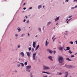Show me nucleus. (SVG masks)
<instances>
[{
	"mask_svg": "<svg viewBox=\"0 0 77 77\" xmlns=\"http://www.w3.org/2000/svg\"><path fill=\"white\" fill-rule=\"evenodd\" d=\"M74 2H77V0H74Z\"/></svg>",
	"mask_w": 77,
	"mask_h": 77,
	"instance_id": "nucleus-52",
	"label": "nucleus"
},
{
	"mask_svg": "<svg viewBox=\"0 0 77 77\" xmlns=\"http://www.w3.org/2000/svg\"><path fill=\"white\" fill-rule=\"evenodd\" d=\"M25 17L27 19V16H25Z\"/></svg>",
	"mask_w": 77,
	"mask_h": 77,
	"instance_id": "nucleus-51",
	"label": "nucleus"
},
{
	"mask_svg": "<svg viewBox=\"0 0 77 77\" xmlns=\"http://www.w3.org/2000/svg\"><path fill=\"white\" fill-rule=\"evenodd\" d=\"M38 30H40V31H41V28H38Z\"/></svg>",
	"mask_w": 77,
	"mask_h": 77,
	"instance_id": "nucleus-29",
	"label": "nucleus"
},
{
	"mask_svg": "<svg viewBox=\"0 0 77 77\" xmlns=\"http://www.w3.org/2000/svg\"><path fill=\"white\" fill-rule=\"evenodd\" d=\"M48 77V76L47 75H46V76H44L43 77Z\"/></svg>",
	"mask_w": 77,
	"mask_h": 77,
	"instance_id": "nucleus-49",
	"label": "nucleus"
},
{
	"mask_svg": "<svg viewBox=\"0 0 77 77\" xmlns=\"http://www.w3.org/2000/svg\"><path fill=\"white\" fill-rule=\"evenodd\" d=\"M64 60V59L63 57H62L60 56L59 58L58 59V61L59 62V63H62L63 61Z\"/></svg>",
	"mask_w": 77,
	"mask_h": 77,
	"instance_id": "nucleus-1",
	"label": "nucleus"
},
{
	"mask_svg": "<svg viewBox=\"0 0 77 77\" xmlns=\"http://www.w3.org/2000/svg\"><path fill=\"white\" fill-rule=\"evenodd\" d=\"M61 48L62 49H63V48H64V47H61Z\"/></svg>",
	"mask_w": 77,
	"mask_h": 77,
	"instance_id": "nucleus-53",
	"label": "nucleus"
},
{
	"mask_svg": "<svg viewBox=\"0 0 77 77\" xmlns=\"http://www.w3.org/2000/svg\"><path fill=\"white\" fill-rule=\"evenodd\" d=\"M39 45H38L36 47V48H35V50H38V48H39Z\"/></svg>",
	"mask_w": 77,
	"mask_h": 77,
	"instance_id": "nucleus-19",
	"label": "nucleus"
},
{
	"mask_svg": "<svg viewBox=\"0 0 77 77\" xmlns=\"http://www.w3.org/2000/svg\"><path fill=\"white\" fill-rule=\"evenodd\" d=\"M65 74L66 75H67L68 76V72H65Z\"/></svg>",
	"mask_w": 77,
	"mask_h": 77,
	"instance_id": "nucleus-20",
	"label": "nucleus"
},
{
	"mask_svg": "<svg viewBox=\"0 0 77 77\" xmlns=\"http://www.w3.org/2000/svg\"><path fill=\"white\" fill-rule=\"evenodd\" d=\"M23 9L24 10H26V8H23Z\"/></svg>",
	"mask_w": 77,
	"mask_h": 77,
	"instance_id": "nucleus-42",
	"label": "nucleus"
},
{
	"mask_svg": "<svg viewBox=\"0 0 77 77\" xmlns=\"http://www.w3.org/2000/svg\"><path fill=\"white\" fill-rule=\"evenodd\" d=\"M68 21H68H68H67L66 23H68Z\"/></svg>",
	"mask_w": 77,
	"mask_h": 77,
	"instance_id": "nucleus-62",
	"label": "nucleus"
},
{
	"mask_svg": "<svg viewBox=\"0 0 77 77\" xmlns=\"http://www.w3.org/2000/svg\"><path fill=\"white\" fill-rule=\"evenodd\" d=\"M55 36V35H54V36H53L52 39H53V38H54V37Z\"/></svg>",
	"mask_w": 77,
	"mask_h": 77,
	"instance_id": "nucleus-41",
	"label": "nucleus"
},
{
	"mask_svg": "<svg viewBox=\"0 0 77 77\" xmlns=\"http://www.w3.org/2000/svg\"><path fill=\"white\" fill-rule=\"evenodd\" d=\"M45 28V27L44 26L43 27V30H44Z\"/></svg>",
	"mask_w": 77,
	"mask_h": 77,
	"instance_id": "nucleus-40",
	"label": "nucleus"
},
{
	"mask_svg": "<svg viewBox=\"0 0 77 77\" xmlns=\"http://www.w3.org/2000/svg\"><path fill=\"white\" fill-rule=\"evenodd\" d=\"M66 50L68 51V50H70V49H71V48H70V47H67L66 48Z\"/></svg>",
	"mask_w": 77,
	"mask_h": 77,
	"instance_id": "nucleus-13",
	"label": "nucleus"
},
{
	"mask_svg": "<svg viewBox=\"0 0 77 77\" xmlns=\"http://www.w3.org/2000/svg\"><path fill=\"white\" fill-rule=\"evenodd\" d=\"M17 30H18L19 32H21V29L20 27L17 28Z\"/></svg>",
	"mask_w": 77,
	"mask_h": 77,
	"instance_id": "nucleus-12",
	"label": "nucleus"
},
{
	"mask_svg": "<svg viewBox=\"0 0 77 77\" xmlns=\"http://www.w3.org/2000/svg\"><path fill=\"white\" fill-rule=\"evenodd\" d=\"M56 53V52L55 51H54V54H55V53Z\"/></svg>",
	"mask_w": 77,
	"mask_h": 77,
	"instance_id": "nucleus-32",
	"label": "nucleus"
},
{
	"mask_svg": "<svg viewBox=\"0 0 77 77\" xmlns=\"http://www.w3.org/2000/svg\"><path fill=\"white\" fill-rule=\"evenodd\" d=\"M28 36H30V34H29V33H28Z\"/></svg>",
	"mask_w": 77,
	"mask_h": 77,
	"instance_id": "nucleus-57",
	"label": "nucleus"
},
{
	"mask_svg": "<svg viewBox=\"0 0 77 77\" xmlns=\"http://www.w3.org/2000/svg\"><path fill=\"white\" fill-rule=\"evenodd\" d=\"M43 69L44 70H48V69H50V68L48 66H43Z\"/></svg>",
	"mask_w": 77,
	"mask_h": 77,
	"instance_id": "nucleus-3",
	"label": "nucleus"
},
{
	"mask_svg": "<svg viewBox=\"0 0 77 77\" xmlns=\"http://www.w3.org/2000/svg\"><path fill=\"white\" fill-rule=\"evenodd\" d=\"M71 17H72V16H69V18H71Z\"/></svg>",
	"mask_w": 77,
	"mask_h": 77,
	"instance_id": "nucleus-43",
	"label": "nucleus"
},
{
	"mask_svg": "<svg viewBox=\"0 0 77 77\" xmlns=\"http://www.w3.org/2000/svg\"><path fill=\"white\" fill-rule=\"evenodd\" d=\"M34 48H32V52H33V51H34Z\"/></svg>",
	"mask_w": 77,
	"mask_h": 77,
	"instance_id": "nucleus-26",
	"label": "nucleus"
},
{
	"mask_svg": "<svg viewBox=\"0 0 77 77\" xmlns=\"http://www.w3.org/2000/svg\"><path fill=\"white\" fill-rule=\"evenodd\" d=\"M75 42L76 44H77V40L75 41Z\"/></svg>",
	"mask_w": 77,
	"mask_h": 77,
	"instance_id": "nucleus-47",
	"label": "nucleus"
},
{
	"mask_svg": "<svg viewBox=\"0 0 77 77\" xmlns=\"http://www.w3.org/2000/svg\"><path fill=\"white\" fill-rule=\"evenodd\" d=\"M20 64H21V66H24V63H20Z\"/></svg>",
	"mask_w": 77,
	"mask_h": 77,
	"instance_id": "nucleus-23",
	"label": "nucleus"
},
{
	"mask_svg": "<svg viewBox=\"0 0 77 77\" xmlns=\"http://www.w3.org/2000/svg\"><path fill=\"white\" fill-rule=\"evenodd\" d=\"M66 67L68 68H69V69H70L71 65H67L66 66Z\"/></svg>",
	"mask_w": 77,
	"mask_h": 77,
	"instance_id": "nucleus-14",
	"label": "nucleus"
},
{
	"mask_svg": "<svg viewBox=\"0 0 77 77\" xmlns=\"http://www.w3.org/2000/svg\"><path fill=\"white\" fill-rule=\"evenodd\" d=\"M71 57H75L74 55H72L71 56Z\"/></svg>",
	"mask_w": 77,
	"mask_h": 77,
	"instance_id": "nucleus-35",
	"label": "nucleus"
},
{
	"mask_svg": "<svg viewBox=\"0 0 77 77\" xmlns=\"http://www.w3.org/2000/svg\"><path fill=\"white\" fill-rule=\"evenodd\" d=\"M66 2H68V0H66Z\"/></svg>",
	"mask_w": 77,
	"mask_h": 77,
	"instance_id": "nucleus-60",
	"label": "nucleus"
},
{
	"mask_svg": "<svg viewBox=\"0 0 77 77\" xmlns=\"http://www.w3.org/2000/svg\"><path fill=\"white\" fill-rule=\"evenodd\" d=\"M47 40H48V39H47L45 42L46 47H47V45H48L49 44V42H47Z\"/></svg>",
	"mask_w": 77,
	"mask_h": 77,
	"instance_id": "nucleus-6",
	"label": "nucleus"
},
{
	"mask_svg": "<svg viewBox=\"0 0 77 77\" xmlns=\"http://www.w3.org/2000/svg\"><path fill=\"white\" fill-rule=\"evenodd\" d=\"M64 77H68V76L67 75H65Z\"/></svg>",
	"mask_w": 77,
	"mask_h": 77,
	"instance_id": "nucleus-54",
	"label": "nucleus"
},
{
	"mask_svg": "<svg viewBox=\"0 0 77 77\" xmlns=\"http://www.w3.org/2000/svg\"><path fill=\"white\" fill-rule=\"evenodd\" d=\"M36 53L35 52L33 54L32 56V59L33 60H36Z\"/></svg>",
	"mask_w": 77,
	"mask_h": 77,
	"instance_id": "nucleus-2",
	"label": "nucleus"
},
{
	"mask_svg": "<svg viewBox=\"0 0 77 77\" xmlns=\"http://www.w3.org/2000/svg\"><path fill=\"white\" fill-rule=\"evenodd\" d=\"M59 20V17H58L57 18H56L55 19V21H57V20Z\"/></svg>",
	"mask_w": 77,
	"mask_h": 77,
	"instance_id": "nucleus-10",
	"label": "nucleus"
},
{
	"mask_svg": "<svg viewBox=\"0 0 77 77\" xmlns=\"http://www.w3.org/2000/svg\"><path fill=\"white\" fill-rule=\"evenodd\" d=\"M26 71H27L28 72H30V70H29V69H26Z\"/></svg>",
	"mask_w": 77,
	"mask_h": 77,
	"instance_id": "nucleus-17",
	"label": "nucleus"
},
{
	"mask_svg": "<svg viewBox=\"0 0 77 77\" xmlns=\"http://www.w3.org/2000/svg\"><path fill=\"white\" fill-rule=\"evenodd\" d=\"M68 19H67L66 20V21H68Z\"/></svg>",
	"mask_w": 77,
	"mask_h": 77,
	"instance_id": "nucleus-63",
	"label": "nucleus"
},
{
	"mask_svg": "<svg viewBox=\"0 0 77 77\" xmlns=\"http://www.w3.org/2000/svg\"><path fill=\"white\" fill-rule=\"evenodd\" d=\"M50 24H51V22L49 21V22H48V23L47 24V26H49V25H50Z\"/></svg>",
	"mask_w": 77,
	"mask_h": 77,
	"instance_id": "nucleus-15",
	"label": "nucleus"
},
{
	"mask_svg": "<svg viewBox=\"0 0 77 77\" xmlns=\"http://www.w3.org/2000/svg\"><path fill=\"white\" fill-rule=\"evenodd\" d=\"M24 35H25V34H22L21 35V37H23V36H24Z\"/></svg>",
	"mask_w": 77,
	"mask_h": 77,
	"instance_id": "nucleus-25",
	"label": "nucleus"
},
{
	"mask_svg": "<svg viewBox=\"0 0 77 77\" xmlns=\"http://www.w3.org/2000/svg\"><path fill=\"white\" fill-rule=\"evenodd\" d=\"M41 8V5H39L38 7V9H40Z\"/></svg>",
	"mask_w": 77,
	"mask_h": 77,
	"instance_id": "nucleus-24",
	"label": "nucleus"
},
{
	"mask_svg": "<svg viewBox=\"0 0 77 77\" xmlns=\"http://www.w3.org/2000/svg\"><path fill=\"white\" fill-rule=\"evenodd\" d=\"M47 51H48V52H49L50 54H52V53L53 52V51L50 49H47Z\"/></svg>",
	"mask_w": 77,
	"mask_h": 77,
	"instance_id": "nucleus-4",
	"label": "nucleus"
},
{
	"mask_svg": "<svg viewBox=\"0 0 77 77\" xmlns=\"http://www.w3.org/2000/svg\"><path fill=\"white\" fill-rule=\"evenodd\" d=\"M74 8V7H73V8H71V9H74V8Z\"/></svg>",
	"mask_w": 77,
	"mask_h": 77,
	"instance_id": "nucleus-50",
	"label": "nucleus"
},
{
	"mask_svg": "<svg viewBox=\"0 0 77 77\" xmlns=\"http://www.w3.org/2000/svg\"><path fill=\"white\" fill-rule=\"evenodd\" d=\"M27 62H26L25 63H24L25 65H27Z\"/></svg>",
	"mask_w": 77,
	"mask_h": 77,
	"instance_id": "nucleus-27",
	"label": "nucleus"
},
{
	"mask_svg": "<svg viewBox=\"0 0 77 77\" xmlns=\"http://www.w3.org/2000/svg\"><path fill=\"white\" fill-rule=\"evenodd\" d=\"M52 57L51 56H49L48 57V59H50L51 60H53V59H52Z\"/></svg>",
	"mask_w": 77,
	"mask_h": 77,
	"instance_id": "nucleus-11",
	"label": "nucleus"
},
{
	"mask_svg": "<svg viewBox=\"0 0 77 77\" xmlns=\"http://www.w3.org/2000/svg\"><path fill=\"white\" fill-rule=\"evenodd\" d=\"M65 32H66V33H68V31H66Z\"/></svg>",
	"mask_w": 77,
	"mask_h": 77,
	"instance_id": "nucleus-58",
	"label": "nucleus"
},
{
	"mask_svg": "<svg viewBox=\"0 0 77 77\" xmlns=\"http://www.w3.org/2000/svg\"><path fill=\"white\" fill-rule=\"evenodd\" d=\"M55 39H56V38H54L53 40V42H54V41L55 40Z\"/></svg>",
	"mask_w": 77,
	"mask_h": 77,
	"instance_id": "nucleus-37",
	"label": "nucleus"
},
{
	"mask_svg": "<svg viewBox=\"0 0 77 77\" xmlns=\"http://www.w3.org/2000/svg\"><path fill=\"white\" fill-rule=\"evenodd\" d=\"M23 21L24 22H26V19H24V20H23Z\"/></svg>",
	"mask_w": 77,
	"mask_h": 77,
	"instance_id": "nucleus-48",
	"label": "nucleus"
},
{
	"mask_svg": "<svg viewBox=\"0 0 77 77\" xmlns=\"http://www.w3.org/2000/svg\"><path fill=\"white\" fill-rule=\"evenodd\" d=\"M17 72V70H15L14 71V72Z\"/></svg>",
	"mask_w": 77,
	"mask_h": 77,
	"instance_id": "nucleus-45",
	"label": "nucleus"
},
{
	"mask_svg": "<svg viewBox=\"0 0 77 77\" xmlns=\"http://www.w3.org/2000/svg\"><path fill=\"white\" fill-rule=\"evenodd\" d=\"M20 54L22 55V57H24V53L23 52H22L20 53Z\"/></svg>",
	"mask_w": 77,
	"mask_h": 77,
	"instance_id": "nucleus-9",
	"label": "nucleus"
},
{
	"mask_svg": "<svg viewBox=\"0 0 77 77\" xmlns=\"http://www.w3.org/2000/svg\"><path fill=\"white\" fill-rule=\"evenodd\" d=\"M17 66H20V64H19L17 65Z\"/></svg>",
	"mask_w": 77,
	"mask_h": 77,
	"instance_id": "nucleus-46",
	"label": "nucleus"
},
{
	"mask_svg": "<svg viewBox=\"0 0 77 77\" xmlns=\"http://www.w3.org/2000/svg\"><path fill=\"white\" fill-rule=\"evenodd\" d=\"M31 65L28 66H26V69H30L31 68Z\"/></svg>",
	"mask_w": 77,
	"mask_h": 77,
	"instance_id": "nucleus-5",
	"label": "nucleus"
},
{
	"mask_svg": "<svg viewBox=\"0 0 77 77\" xmlns=\"http://www.w3.org/2000/svg\"><path fill=\"white\" fill-rule=\"evenodd\" d=\"M46 74H50V73H49V72H46Z\"/></svg>",
	"mask_w": 77,
	"mask_h": 77,
	"instance_id": "nucleus-30",
	"label": "nucleus"
},
{
	"mask_svg": "<svg viewBox=\"0 0 77 77\" xmlns=\"http://www.w3.org/2000/svg\"><path fill=\"white\" fill-rule=\"evenodd\" d=\"M28 50H29V51H30L31 50V47H30L28 48Z\"/></svg>",
	"mask_w": 77,
	"mask_h": 77,
	"instance_id": "nucleus-33",
	"label": "nucleus"
},
{
	"mask_svg": "<svg viewBox=\"0 0 77 77\" xmlns=\"http://www.w3.org/2000/svg\"><path fill=\"white\" fill-rule=\"evenodd\" d=\"M70 44H73V42H70Z\"/></svg>",
	"mask_w": 77,
	"mask_h": 77,
	"instance_id": "nucleus-28",
	"label": "nucleus"
},
{
	"mask_svg": "<svg viewBox=\"0 0 77 77\" xmlns=\"http://www.w3.org/2000/svg\"><path fill=\"white\" fill-rule=\"evenodd\" d=\"M69 53H70V54H72V52H71V51L69 50L68 51Z\"/></svg>",
	"mask_w": 77,
	"mask_h": 77,
	"instance_id": "nucleus-21",
	"label": "nucleus"
},
{
	"mask_svg": "<svg viewBox=\"0 0 77 77\" xmlns=\"http://www.w3.org/2000/svg\"><path fill=\"white\" fill-rule=\"evenodd\" d=\"M26 23H27L28 24H29V21L27 20L26 22Z\"/></svg>",
	"mask_w": 77,
	"mask_h": 77,
	"instance_id": "nucleus-34",
	"label": "nucleus"
},
{
	"mask_svg": "<svg viewBox=\"0 0 77 77\" xmlns=\"http://www.w3.org/2000/svg\"><path fill=\"white\" fill-rule=\"evenodd\" d=\"M15 36L16 37L18 36V34H15Z\"/></svg>",
	"mask_w": 77,
	"mask_h": 77,
	"instance_id": "nucleus-44",
	"label": "nucleus"
},
{
	"mask_svg": "<svg viewBox=\"0 0 77 77\" xmlns=\"http://www.w3.org/2000/svg\"><path fill=\"white\" fill-rule=\"evenodd\" d=\"M36 44V43L34 42L33 43L32 46L34 48H35V45Z\"/></svg>",
	"mask_w": 77,
	"mask_h": 77,
	"instance_id": "nucleus-8",
	"label": "nucleus"
},
{
	"mask_svg": "<svg viewBox=\"0 0 77 77\" xmlns=\"http://www.w3.org/2000/svg\"><path fill=\"white\" fill-rule=\"evenodd\" d=\"M42 73H45V74H46V72H44V71H43L42 72Z\"/></svg>",
	"mask_w": 77,
	"mask_h": 77,
	"instance_id": "nucleus-36",
	"label": "nucleus"
},
{
	"mask_svg": "<svg viewBox=\"0 0 77 77\" xmlns=\"http://www.w3.org/2000/svg\"><path fill=\"white\" fill-rule=\"evenodd\" d=\"M74 68H75V66H74L70 65V69Z\"/></svg>",
	"mask_w": 77,
	"mask_h": 77,
	"instance_id": "nucleus-16",
	"label": "nucleus"
},
{
	"mask_svg": "<svg viewBox=\"0 0 77 77\" xmlns=\"http://www.w3.org/2000/svg\"><path fill=\"white\" fill-rule=\"evenodd\" d=\"M32 9V7H31L29 8V9Z\"/></svg>",
	"mask_w": 77,
	"mask_h": 77,
	"instance_id": "nucleus-31",
	"label": "nucleus"
},
{
	"mask_svg": "<svg viewBox=\"0 0 77 77\" xmlns=\"http://www.w3.org/2000/svg\"><path fill=\"white\" fill-rule=\"evenodd\" d=\"M17 46H18L17 48H20V46L19 45H17Z\"/></svg>",
	"mask_w": 77,
	"mask_h": 77,
	"instance_id": "nucleus-38",
	"label": "nucleus"
},
{
	"mask_svg": "<svg viewBox=\"0 0 77 77\" xmlns=\"http://www.w3.org/2000/svg\"><path fill=\"white\" fill-rule=\"evenodd\" d=\"M66 60H69V61H71V60L70 59L68 58H66Z\"/></svg>",
	"mask_w": 77,
	"mask_h": 77,
	"instance_id": "nucleus-18",
	"label": "nucleus"
},
{
	"mask_svg": "<svg viewBox=\"0 0 77 77\" xmlns=\"http://www.w3.org/2000/svg\"><path fill=\"white\" fill-rule=\"evenodd\" d=\"M64 50H65V51H67V50H66V49H65V48H64Z\"/></svg>",
	"mask_w": 77,
	"mask_h": 77,
	"instance_id": "nucleus-56",
	"label": "nucleus"
},
{
	"mask_svg": "<svg viewBox=\"0 0 77 77\" xmlns=\"http://www.w3.org/2000/svg\"><path fill=\"white\" fill-rule=\"evenodd\" d=\"M75 55H77V53H75Z\"/></svg>",
	"mask_w": 77,
	"mask_h": 77,
	"instance_id": "nucleus-64",
	"label": "nucleus"
},
{
	"mask_svg": "<svg viewBox=\"0 0 77 77\" xmlns=\"http://www.w3.org/2000/svg\"><path fill=\"white\" fill-rule=\"evenodd\" d=\"M26 5V3H24L23 4V6H24V5Z\"/></svg>",
	"mask_w": 77,
	"mask_h": 77,
	"instance_id": "nucleus-61",
	"label": "nucleus"
},
{
	"mask_svg": "<svg viewBox=\"0 0 77 77\" xmlns=\"http://www.w3.org/2000/svg\"><path fill=\"white\" fill-rule=\"evenodd\" d=\"M38 36L37 35H36V36H35V38H37V37Z\"/></svg>",
	"mask_w": 77,
	"mask_h": 77,
	"instance_id": "nucleus-59",
	"label": "nucleus"
},
{
	"mask_svg": "<svg viewBox=\"0 0 77 77\" xmlns=\"http://www.w3.org/2000/svg\"><path fill=\"white\" fill-rule=\"evenodd\" d=\"M59 50H60L61 51H63V49L62 48V47H60Z\"/></svg>",
	"mask_w": 77,
	"mask_h": 77,
	"instance_id": "nucleus-22",
	"label": "nucleus"
},
{
	"mask_svg": "<svg viewBox=\"0 0 77 77\" xmlns=\"http://www.w3.org/2000/svg\"><path fill=\"white\" fill-rule=\"evenodd\" d=\"M62 73H59V75H62Z\"/></svg>",
	"mask_w": 77,
	"mask_h": 77,
	"instance_id": "nucleus-39",
	"label": "nucleus"
},
{
	"mask_svg": "<svg viewBox=\"0 0 77 77\" xmlns=\"http://www.w3.org/2000/svg\"><path fill=\"white\" fill-rule=\"evenodd\" d=\"M26 54L28 57H30V52H26Z\"/></svg>",
	"mask_w": 77,
	"mask_h": 77,
	"instance_id": "nucleus-7",
	"label": "nucleus"
},
{
	"mask_svg": "<svg viewBox=\"0 0 77 77\" xmlns=\"http://www.w3.org/2000/svg\"><path fill=\"white\" fill-rule=\"evenodd\" d=\"M75 8H77V6H75Z\"/></svg>",
	"mask_w": 77,
	"mask_h": 77,
	"instance_id": "nucleus-55",
	"label": "nucleus"
}]
</instances>
